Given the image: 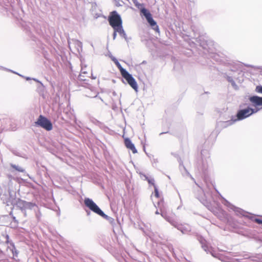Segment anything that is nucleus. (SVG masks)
Listing matches in <instances>:
<instances>
[{"label":"nucleus","mask_w":262,"mask_h":262,"mask_svg":"<svg viewBox=\"0 0 262 262\" xmlns=\"http://www.w3.org/2000/svg\"><path fill=\"white\" fill-rule=\"evenodd\" d=\"M84 203L85 205L92 211L102 216L110 222L113 221L114 219L105 214L92 199L90 198H85Z\"/></svg>","instance_id":"nucleus-1"},{"label":"nucleus","mask_w":262,"mask_h":262,"mask_svg":"<svg viewBox=\"0 0 262 262\" xmlns=\"http://www.w3.org/2000/svg\"><path fill=\"white\" fill-rule=\"evenodd\" d=\"M258 110L259 109L255 110L250 107L240 110L237 113L236 118H232L230 120L227 121L226 123L228 125H231L238 120H242L248 117L252 114L256 113Z\"/></svg>","instance_id":"nucleus-2"},{"label":"nucleus","mask_w":262,"mask_h":262,"mask_svg":"<svg viewBox=\"0 0 262 262\" xmlns=\"http://www.w3.org/2000/svg\"><path fill=\"white\" fill-rule=\"evenodd\" d=\"M15 205L21 210L25 216H27V210H31L34 207L38 209V207L35 203L27 202L19 198L16 200Z\"/></svg>","instance_id":"nucleus-3"},{"label":"nucleus","mask_w":262,"mask_h":262,"mask_svg":"<svg viewBox=\"0 0 262 262\" xmlns=\"http://www.w3.org/2000/svg\"><path fill=\"white\" fill-rule=\"evenodd\" d=\"M108 20L110 25L114 30L118 29L122 26V21L120 15L116 11H112L108 17Z\"/></svg>","instance_id":"nucleus-4"},{"label":"nucleus","mask_w":262,"mask_h":262,"mask_svg":"<svg viewBox=\"0 0 262 262\" xmlns=\"http://www.w3.org/2000/svg\"><path fill=\"white\" fill-rule=\"evenodd\" d=\"M141 12L145 16L148 23L150 25L153 30L158 33H160V30L156 21L153 19L151 13L145 8L141 9Z\"/></svg>","instance_id":"nucleus-5"},{"label":"nucleus","mask_w":262,"mask_h":262,"mask_svg":"<svg viewBox=\"0 0 262 262\" xmlns=\"http://www.w3.org/2000/svg\"><path fill=\"white\" fill-rule=\"evenodd\" d=\"M35 124L48 131H50L53 128L51 122L42 115L39 116L37 120L35 122Z\"/></svg>","instance_id":"nucleus-6"},{"label":"nucleus","mask_w":262,"mask_h":262,"mask_svg":"<svg viewBox=\"0 0 262 262\" xmlns=\"http://www.w3.org/2000/svg\"><path fill=\"white\" fill-rule=\"evenodd\" d=\"M6 240L5 243L6 244H7V248L6 250L7 254L9 256H11V255H12L13 257L17 256V251L15 248L14 243L11 241L9 240V236L8 235H6Z\"/></svg>","instance_id":"nucleus-7"},{"label":"nucleus","mask_w":262,"mask_h":262,"mask_svg":"<svg viewBox=\"0 0 262 262\" xmlns=\"http://www.w3.org/2000/svg\"><path fill=\"white\" fill-rule=\"evenodd\" d=\"M122 76L127 81L130 86L136 91H138V84L135 79L127 71L124 72Z\"/></svg>","instance_id":"nucleus-8"},{"label":"nucleus","mask_w":262,"mask_h":262,"mask_svg":"<svg viewBox=\"0 0 262 262\" xmlns=\"http://www.w3.org/2000/svg\"><path fill=\"white\" fill-rule=\"evenodd\" d=\"M174 227L183 234H188L191 231V227L188 224H180L176 222Z\"/></svg>","instance_id":"nucleus-9"},{"label":"nucleus","mask_w":262,"mask_h":262,"mask_svg":"<svg viewBox=\"0 0 262 262\" xmlns=\"http://www.w3.org/2000/svg\"><path fill=\"white\" fill-rule=\"evenodd\" d=\"M224 204L225 205H226L227 206H228V207L230 208L231 209L233 210L237 214H241L243 216H245L246 215V212L245 211H244L243 210H242V209L241 208H237V207H236L235 206L232 205V204H230V202H229L228 201H227L226 200L224 199Z\"/></svg>","instance_id":"nucleus-10"},{"label":"nucleus","mask_w":262,"mask_h":262,"mask_svg":"<svg viewBox=\"0 0 262 262\" xmlns=\"http://www.w3.org/2000/svg\"><path fill=\"white\" fill-rule=\"evenodd\" d=\"M250 101L253 103V105L256 106L262 105V97L257 96H253L249 98Z\"/></svg>","instance_id":"nucleus-11"},{"label":"nucleus","mask_w":262,"mask_h":262,"mask_svg":"<svg viewBox=\"0 0 262 262\" xmlns=\"http://www.w3.org/2000/svg\"><path fill=\"white\" fill-rule=\"evenodd\" d=\"M124 143L126 147L130 149L133 153L136 154L137 152V150L134 145V144L132 142L131 140L129 138H126L124 140Z\"/></svg>","instance_id":"nucleus-12"},{"label":"nucleus","mask_w":262,"mask_h":262,"mask_svg":"<svg viewBox=\"0 0 262 262\" xmlns=\"http://www.w3.org/2000/svg\"><path fill=\"white\" fill-rule=\"evenodd\" d=\"M199 241L202 245V247L204 250V251H206L207 253L209 252L212 255L214 256L213 253L211 252V249H210L207 244L206 240L202 237H200Z\"/></svg>","instance_id":"nucleus-13"},{"label":"nucleus","mask_w":262,"mask_h":262,"mask_svg":"<svg viewBox=\"0 0 262 262\" xmlns=\"http://www.w3.org/2000/svg\"><path fill=\"white\" fill-rule=\"evenodd\" d=\"M207 38L204 35H199L196 38L198 39V41H200V45L204 49H207L206 47V46L208 45V40L206 39Z\"/></svg>","instance_id":"nucleus-14"},{"label":"nucleus","mask_w":262,"mask_h":262,"mask_svg":"<svg viewBox=\"0 0 262 262\" xmlns=\"http://www.w3.org/2000/svg\"><path fill=\"white\" fill-rule=\"evenodd\" d=\"M161 216L167 222H168L171 225L174 226L175 225V224L176 223V221H174L173 219H172L171 217L168 215L166 212L164 211H161Z\"/></svg>","instance_id":"nucleus-15"},{"label":"nucleus","mask_w":262,"mask_h":262,"mask_svg":"<svg viewBox=\"0 0 262 262\" xmlns=\"http://www.w3.org/2000/svg\"><path fill=\"white\" fill-rule=\"evenodd\" d=\"M10 166L12 168H13L14 169V170H15V171H17L18 172H25V169L19 165L14 164L12 163H10Z\"/></svg>","instance_id":"nucleus-16"},{"label":"nucleus","mask_w":262,"mask_h":262,"mask_svg":"<svg viewBox=\"0 0 262 262\" xmlns=\"http://www.w3.org/2000/svg\"><path fill=\"white\" fill-rule=\"evenodd\" d=\"M116 31H118V33L120 34V35L123 37L127 42L128 41V39L124 30L123 29L122 26L118 28V29H116Z\"/></svg>","instance_id":"nucleus-17"},{"label":"nucleus","mask_w":262,"mask_h":262,"mask_svg":"<svg viewBox=\"0 0 262 262\" xmlns=\"http://www.w3.org/2000/svg\"><path fill=\"white\" fill-rule=\"evenodd\" d=\"M197 199L201 202H203V201H205V194L203 191V190H200V195H196Z\"/></svg>","instance_id":"nucleus-18"},{"label":"nucleus","mask_w":262,"mask_h":262,"mask_svg":"<svg viewBox=\"0 0 262 262\" xmlns=\"http://www.w3.org/2000/svg\"><path fill=\"white\" fill-rule=\"evenodd\" d=\"M115 63L116 65V66L118 67V68L119 69L121 75L124 73V72L126 71V70L125 69H124V68H123L122 67L121 65L120 64V63L119 62V61L118 60H116V61H115Z\"/></svg>","instance_id":"nucleus-19"},{"label":"nucleus","mask_w":262,"mask_h":262,"mask_svg":"<svg viewBox=\"0 0 262 262\" xmlns=\"http://www.w3.org/2000/svg\"><path fill=\"white\" fill-rule=\"evenodd\" d=\"M227 80H228V82L231 83V85H232L233 87H234V88H236L237 87V85L236 84L235 81H234V80H233V79L232 78V77L229 76H227Z\"/></svg>","instance_id":"nucleus-20"},{"label":"nucleus","mask_w":262,"mask_h":262,"mask_svg":"<svg viewBox=\"0 0 262 262\" xmlns=\"http://www.w3.org/2000/svg\"><path fill=\"white\" fill-rule=\"evenodd\" d=\"M208 168L207 163H203L202 166L199 168L200 170L203 173H205L206 170Z\"/></svg>","instance_id":"nucleus-21"},{"label":"nucleus","mask_w":262,"mask_h":262,"mask_svg":"<svg viewBox=\"0 0 262 262\" xmlns=\"http://www.w3.org/2000/svg\"><path fill=\"white\" fill-rule=\"evenodd\" d=\"M7 258L6 255L0 250V261H2L6 259Z\"/></svg>","instance_id":"nucleus-22"},{"label":"nucleus","mask_w":262,"mask_h":262,"mask_svg":"<svg viewBox=\"0 0 262 262\" xmlns=\"http://www.w3.org/2000/svg\"><path fill=\"white\" fill-rule=\"evenodd\" d=\"M72 41L75 43V45L78 48H82V42L78 40H72Z\"/></svg>","instance_id":"nucleus-23"},{"label":"nucleus","mask_w":262,"mask_h":262,"mask_svg":"<svg viewBox=\"0 0 262 262\" xmlns=\"http://www.w3.org/2000/svg\"><path fill=\"white\" fill-rule=\"evenodd\" d=\"M87 74V72L84 70L83 68H82L81 70V73H80V74L79 75V76L80 79H81L82 80H84L85 79L82 78V77H83L82 74Z\"/></svg>","instance_id":"nucleus-24"},{"label":"nucleus","mask_w":262,"mask_h":262,"mask_svg":"<svg viewBox=\"0 0 262 262\" xmlns=\"http://www.w3.org/2000/svg\"><path fill=\"white\" fill-rule=\"evenodd\" d=\"M132 1L134 5H135V6L139 9L140 8L141 6H143V4L139 3L137 0H132Z\"/></svg>","instance_id":"nucleus-25"},{"label":"nucleus","mask_w":262,"mask_h":262,"mask_svg":"<svg viewBox=\"0 0 262 262\" xmlns=\"http://www.w3.org/2000/svg\"><path fill=\"white\" fill-rule=\"evenodd\" d=\"M146 179L147 180L149 184H152L154 186L155 185V180L153 178H148V177H146Z\"/></svg>","instance_id":"nucleus-26"},{"label":"nucleus","mask_w":262,"mask_h":262,"mask_svg":"<svg viewBox=\"0 0 262 262\" xmlns=\"http://www.w3.org/2000/svg\"><path fill=\"white\" fill-rule=\"evenodd\" d=\"M12 217L13 222L11 223V225L15 227L17 226L18 222L15 216H13Z\"/></svg>","instance_id":"nucleus-27"},{"label":"nucleus","mask_w":262,"mask_h":262,"mask_svg":"<svg viewBox=\"0 0 262 262\" xmlns=\"http://www.w3.org/2000/svg\"><path fill=\"white\" fill-rule=\"evenodd\" d=\"M255 91L257 93L262 94V86L261 85H258L255 88Z\"/></svg>","instance_id":"nucleus-28"},{"label":"nucleus","mask_w":262,"mask_h":262,"mask_svg":"<svg viewBox=\"0 0 262 262\" xmlns=\"http://www.w3.org/2000/svg\"><path fill=\"white\" fill-rule=\"evenodd\" d=\"M154 189H155V196L157 198H159V191H158V188L156 185H154Z\"/></svg>","instance_id":"nucleus-29"},{"label":"nucleus","mask_w":262,"mask_h":262,"mask_svg":"<svg viewBox=\"0 0 262 262\" xmlns=\"http://www.w3.org/2000/svg\"><path fill=\"white\" fill-rule=\"evenodd\" d=\"M252 220H253V219H252ZM253 221H254L256 223H257L258 224L262 225V220H261V219H257V218H254L253 219Z\"/></svg>","instance_id":"nucleus-30"},{"label":"nucleus","mask_w":262,"mask_h":262,"mask_svg":"<svg viewBox=\"0 0 262 262\" xmlns=\"http://www.w3.org/2000/svg\"><path fill=\"white\" fill-rule=\"evenodd\" d=\"M36 26H37L36 25ZM34 29V30L38 34H40L41 33V31L40 30V29L38 28L37 26H35L34 25L33 26H32Z\"/></svg>","instance_id":"nucleus-31"},{"label":"nucleus","mask_w":262,"mask_h":262,"mask_svg":"<svg viewBox=\"0 0 262 262\" xmlns=\"http://www.w3.org/2000/svg\"><path fill=\"white\" fill-rule=\"evenodd\" d=\"M41 216V213L40 212V211L39 210H38L37 212L36 213V217L38 220H40Z\"/></svg>","instance_id":"nucleus-32"},{"label":"nucleus","mask_w":262,"mask_h":262,"mask_svg":"<svg viewBox=\"0 0 262 262\" xmlns=\"http://www.w3.org/2000/svg\"><path fill=\"white\" fill-rule=\"evenodd\" d=\"M117 32H118V31H116V30H114V31L113 34V39L114 40H115L116 39V38Z\"/></svg>","instance_id":"nucleus-33"},{"label":"nucleus","mask_w":262,"mask_h":262,"mask_svg":"<svg viewBox=\"0 0 262 262\" xmlns=\"http://www.w3.org/2000/svg\"><path fill=\"white\" fill-rule=\"evenodd\" d=\"M179 162H180V165H182V166H183V168H184V169H185V170H186V168H185V167H184V166L183 165V162L181 161V160H180Z\"/></svg>","instance_id":"nucleus-34"},{"label":"nucleus","mask_w":262,"mask_h":262,"mask_svg":"<svg viewBox=\"0 0 262 262\" xmlns=\"http://www.w3.org/2000/svg\"><path fill=\"white\" fill-rule=\"evenodd\" d=\"M112 60L114 62V63L115 62V61H116V60H118L115 57H113L112 58Z\"/></svg>","instance_id":"nucleus-35"},{"label":"nucleus","mask_w":262,"mask_h":262,"mask_svg":"<svg viewBox=\"0 0 262 262\" xmlns=\"http://www.w3.org/2000/svg\"><path fill=\"white\" fill-rule=\"evenodd\" d=\"M86 214L88 215H90V214H91V211H86Z\"/></svg>","instance_id":"nucleus-36"},{"label":"nucleus","mask_w":262,"mask_h":262,"mask_svg":"<svg viewBox=\"0 0 262 262\" xmlns=\"http://www.w3.org/2000/svg\"><path fill=\"white\" fill-rule=\"evenodd\" d=\"M28 28H29L28 29L27 28H26V30L28 31L31 32L32 30H31V29L30 28V27H28Z\"/></svg>","instance_id":"nucleus-37"},{"label":"nucleus","mask_w":262,"mask_h":262,"mask_svg":"<svg viewBox=\"0 0 262 262\" xmlns=\"http://www.w3.org/2000/svg\"><path fill=\"white\" fill-rule=\"evenodd\" d=\"M92 121L94 123H99V121H97V120H95V121H93V120H92Z\"/></svg>","instance_id":"nucleus-38"},{"label":"nucleus","mask_w":262,"mask_h":262,"mask_svg":"<svg viewBox=\"0 0 262 262\" xmlns=\"http://www.w3.org/2000/svg\"><path fill=\"white\" fill-rule=\"evenodd\" d=\"M155 213H156V214H160V212H159V211L157 210L156 211Z\"/></svg>","instance_id":"nucleus-39"},{"label":"nucleus","mask_w":262,"mask_h":262,"mask_svg":"<svg viewBox=\"0 0 262 262\" xmlns=\"http://www.w3.org/2000/svg\"><path fill=\"white\" fill-rule=\"evenodd\" d=\"M97 96V95H95L94 96H89V97H96Z\"/></svg>","instance_id":"nucleus-40"},{"label":"nucleus","mask_w":262,"mask_h":262,"mask_svg":"<svg viewBox=\"0 0 262 262\" xmlns=\"http://www.w3.org/2000/svg\"><path fill=\"white\" fill-rule=\"evenodd\" d=\"M26 79L27 80H29L31 79V78L30 77H26Z\"/></svg>","instance_id":"nucleus-41"},{"label":"nucleus","mask_w":262,"mask_h":262,"mask_svg":"<svg viewBox=\"0 0 262 262\" xmlns=\"http://www.w3.org/2000/svg\"><path fill=\"white\" fill-rule=\"evenodd\" d=\"M70 43H71L70 41L68 40V44H69V47H70Z\"/></svg>","instance_id":"nucleus-42"},{"label":"nucleus","mask_w":262,"mask_h":262,"mask_svg":"<svg viewBox=\"0 0 262 262\" xmlns=\"http://www.w3.org/2000/svg\"><path fill=\"white\" fill-rule=\"evenodd\" d=\"M190 177H191V179H192L193 180H194L193 178V177H192L191 176H190Z\"/></svg>","instance_id":"nucleus-43"},{"label":"nucleus","mask_w":262,"mask_h":262,"mask_svg":"<svg viewBox=\"0 0 262 262\" xmlns=\"http://www.w3.org/2000/svg\"><path fill=\"white\" fill-rule=\"evenodd\" d=\"M33 80H35V81H38V80L35 79H33Z\"/></svg>","instance_id":"nucleus-44"},{"label":"nucleus","mask_w":262,"mask_h":262,"mask_svg":"<svg viewBox=\"0 0 262 262\" xmlns=\"http://www.w3.org/2000/svg\"><path fill=\"white\" fill-rule=\"evenodd\" d=\"M10 72H13V71L12 70H10ZM13 73H15V72H13ZM16 74H17V73H16Z\"/></svg>","instance_id":"nucleus-45"},{"label":"nucleus","mask_w":262,"mask_h":262,"mask_svg":"<svg viewBox=\"0 0 262 262\" xmlns=\"http://www.w3.org/2000/svg\"><path fill=\"white\" fill-rule=\"evenodd\" d=\"M113 95H116L115 92H114V93H113Z\"/></svg>","instance_id":"nucleus-46"},{"label":"nucleus","mask_w":262,"mask_h":262,"mask_svg":"<svg viewBox=\"0 0 262 262\" xmlns=\"http://www.w3.org/2000/svg\"><path fill=\"white\" fill-rule=\"evenodd\" d=\"M164 133H161L160 134V135L163 134H164Z\"/></svg>","instance_id":"nucleus-47"},{"label":"nucleus","mask_w":262,"mask_h":262,"mask_svg":"<svg viewBox=\"0 0 262 262\" xmlns=\"http://www.w3.org/2000/svg\"><path fill=\"white\" fill-rule=\"evenodd\" d=\"M0 68H3V69H4L3 67H1Z\"/></svg>","instance_id":"nucleus-48"}]
</instances>
